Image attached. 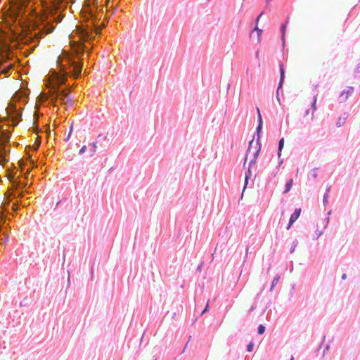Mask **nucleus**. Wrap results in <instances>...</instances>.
Wrapping results in <instances>:
<instances>
[{"label":"nucleus","instance_id":"7","mask_svg":"<svg viewBox=\"0 0 360 360\" xmlns=\"http://www.w3.org/2000/svg\"><path fill=\"white\" fill-rule=\"evenodd\" d=\"M352 91L353 87H347V89L343 90L340 95V102L342 103L346 101L352 94Z\"/></svg>","mask_w":360,"mask_h":360},{"label":"nucleus","instance_id":"8","mask_svg":"<svg viewBox=\"0 0 360 360\" xmlns=\"http://www.w3.org/2000/svg\"><path fill=\"white\" fill-rule=\"evenodd\" d=\"M301 214V208L295 209V212L291 214L288 226H287V229H290L292 224L299 218Z\"/></svg>","mask_w":360,"mask_h":360},{"label":"nucleus","instance_id":"1","mask_svg":"<svg viewBox=\"0 0 360 360\" xmlns=\"http://www.w3.org/2000/svg\"><path fill=\"white\" fill-rule=\"evenodd\" d=\"M261 146L258 142H254L252 140L249 143V147L247 151V154L245 158L243 166L245 167L247 161L249 160V165L248 167V172L245 174V186L246 187L248 181V179L251 176V167L255 165L257 158L259 153Z\"/></svg>","mask_w":360,"mask_h":360},{"label":"nucleus","instance_id":"12","mask_svg":"<svg viewBox=\"0 0 360 360\" xmlns=\"http://www.w3.org/2000/svg\"><path fill=\"white\" fill-rule=\"evenodd\" d=\"M349 13H345L343 14H342L340 17H339V22L342 25H344L347 21L349 19Z\"/></svg>","mask_w":360,"mask_h":360},{"label":"nucleus","instance_id":"34","mask_svg":"<svg viewBox=\"0 0 360 360\" xmlns=\"http://www.w3.org/2000/svg\"><path fill=\"white\" fill-rule=\"evenodd\" d=\"M290 360H294V357L292 356Z\"/></svg>","mask_w":360,"mask_h":360},{"label":"nucleus","instance_id":"25","mask_svg":"<svg viewBox=\"0 0 360 360\" xmlns=\"http://www.w3.org/2000/svg\"><path fill=\"white\" fill-rule=\"evenodd\" d=\"M86 150V146H82V148L79 150V153L80 155H81V154H83L84 153H85Z\"/></svg>","mask_w":360,"mask_h":360},{"label":"nucleus","instance_id":"23","mask_svg":"<svg viewBox=\"0 0 360 360\" xmlns=\"http://www.w3.org/2000/svg\"><path fill=\"white\" fill-rule=\"evenodd\" d=\"M279 278H280L279 276H276V277L274 278V281H273V282H272V284H271V290H273L274 286L276 284H277V283H278V281H279Z\"/></svg>","mask_w":360,"mask_h":360},{"label":"nucleus","instance_id":"30","mask_svg":"<svg viewBox=\"0 0 360 360\" xmlns=\"http://www.w3.org/2000/svg\"><path fill=\"white\" fill-rule=\"evenodd\" d=\"M262 15V13H261V14L257 17V22H258V21H259V18H260V17H261Z\"/></svg>","mask_w":360,"mask_h":360},{"label":"nucleus","instance_id":"6","mask_svg":"<svg viewBox=\"0 0 360 360\" xmlns=\"http://www.w3.org/2000/svg\"><path fill=\"white\" fill-rule=\"evenodd\" d=\"M30 1L31 0H18L15 5L16 14L20 15L25 12Z\"/></svg>","mask_w":360,"mask_h":360},{"label":"nucleus","instance_id":"19","mask_svg":"<svg viewBox=\"0 0 360 360\" xmlns=\"http://www.w3.org/2000/svg\"><path fill=\"white\" fill-rule=\"evenodd\" d=\"M265 330H266V327L260 324V325H259V326L257 328V333L259 335H262L263 333H264Z\"/></svg>","mask_w":360,"mask_h":360},{"label":"nucleus","instance_id":"27","mask_svg":"<svg viewBox=\"0 0 360 360\" xmlns=\"http://www.w3.org/2000/svg\"><path fill=\"white\" fill-rule=\"evenodd\" d=\"M92 146H93V153H95L96 150V148H97L96 143H94L92 144Z\"/></svg>","mask_w":360,"mask_h":360},{"label":"nucleus","instance_id":"2","mask_svg":"<svg viewBox=\"0 0 360 360\" xmlns=\"http://www.w3.org/2000/svg\"><path fill=\"white\" fill-rule=\"evenodd\" d=\"M49 93L54 105H56L58 101L67 105H72V99L68 96V93L64 90L60 91L58 86H53Z\"/></svg>","mask_w":360,"mask_h":360},{"label":"nucleus","instance_id":"22","mask_svg":"<svg viewBox=\"0 0 360 360\" xmlns=\"http://www.w3.org/2000/svg\"><path fill=\"white\" fill-rule=\"evenodd\" d=\"M253 349H254V343H253L252 342H250L247 345V348H246V349H247V351H248V352H252Z\"/></svg>","mask_w":360,"mask_h":360},{"label":"nucleus","instance_id":"11","mask_svg":"<svg viewBox=\"0 0 360 360\" xmlns=\"http://www.w3.org/2000/svg\"><path fill=\"white\" fill-rule=\"evenodd\" d=\"M46 25H44V27L39 30V32L38 34H35V35H37L38 37H42L43 35L51 33L53 30V27H51V28L46 29Z\"/></svg>","mask_w":360,"mask_h":360},{"label":"nucleus","instance_id":"26","mask_svg":"<svg viewBox=\"0 0 360 360\" xmlns=\"http://www.w3.org/2000/svg\"><path fill=\"white\" fill-rule=\"evenodd\" d=\"M330 348V345H327L326 346V347L324 348V350H323V355L326 354V352Z\"/></svg>","mask_w":360,"mask_h":360},{"label":"nucleus","instance_id":"3","mask_svg":"<svg viewBox=\"0 0 360 360\" xmlns=\"http://www.w3.org/2000/svg\"><path fill=\"white\" fill-rule=\"evenodd\" d=\"M60 66L61 71L64 73H66V66H68L70 69V72H72L75 77H77L82 71V66L77 62L68 57H65L62 60Z\"/></svg>","mask_w":360,"mask_h":360},{"label":"nucleus","instance_id":"20","mask_svg":"<svg viewBox=\"0 0 360 360\" xmlns=\"http://www.w3.org/2000/svg\"><path fill=\"white\" fill-rule=\"evenodd\" d=\"M56 79H57L58 84L64 83L65 82V75L63 74L61 76L57 75Z\"/></svg>","mask_w":360,"mask_h":360},{"label":"nucleus","instance_id":"29","mask_svg":"<svg viewBox=\"0 0 360 360\" xmlns=\"http://www.w3.org/2000/svg\"><path fill=\"white\" fill-rule=\"evenodd\" d=\"M208 310V303L207 304V306L205 307V308L203 309L202 311V314L206 312Z\"/></svg>","mask_w":360,"mask_h":360},{"label":"nucleus","instance_id":"35","mask_svg":"<svg viewBox=\"0 0 360 360\" xmlns=\"http://www.w3.org/2000/svg\"><path fill=\"white\" fill-rule=\"evenodd\" d=\"M277 99H278V102H280V98H278V96H277Z\"/></svg>","mask_w":360,"mask_h":360},{"label":"nucleus","instance_id":"15","mask_svg":"<svg viewBox=\"0 0 360 360\" xmlns=\"http://www.w3.org/2000/svg\"><path fill=\"white\" fill-rule=\"evenodd\" d=\"M12 65L8 64L6 66H2L1 72L3 74H8L10 71V70L12 68Z\"/></svg>","mask_w":360,"mask_h":360},{"label":"nucleus","instance_id":"21","mask_svg":"<svg viewBox=\"0 0 360 360\" xmlns=\"http://www.w3.org/2000/svg\"><path fill=\"white\" fill-rule=\"evenodd\" d=\"M285 31H286V24H283L281 26V32H282V39H283V41H284Z\"/></svg>","mask_w":360,"mask_h":360},{"label":"nucleus","instance_id":"4","mask_svg":"<svg viewBox=\"0 0 360 360\" xmlns=\"http://www.w3.org/2000/svg\"><path fill=\"white\" fill-rule=\"evenodd\" d=\"M60 0H58V2L53 1L51 6H49L47 2L45 1H41V4L44 8V13L38 17L39 22H40L41 24L44 23L48 18V15H53L56 13L57 5L60 3Z\"/></svg>","mask_w":360,"mask_h":360},{"label":"nucleus","instance_id":"36","mask_svg":"<svg viewBox=\"0 0 360 360\" xmlns=\"http://www.w3.org/2000/svg\"><path fill=\"white\" fill-rule=\"evenodd\" d=\"M326 200V195L324 196V201Z\"/></svg>","mask_w":360,"mask_h":360},{"label":"nucleus","instance_id":"33","mask_svg":"<svg viewBox=\"0 0 360 360\" xmlns=\"http://www.w3.org/2000/svg\"><path fill=\"white\" fill-rule=\"evenodd\" d=\"M295 250V247L291 249V252H293Z\"/></svg>","mask_w":360,"mask_h":360},{"label":"nucleus","instance_id":"17","mask_svg":"<svg viewBox=\"0 0 360 360\" xmlns=\"http://www.w3.org/2000/svg\"><path fill=\"white\" fill-rule=\"evenodd\" d=\"M293 183V179H290L285 185V191H284L285 193H288L292 188Z\"/></svg>","mask_w":360,"mask_h":360},{"label":"nucleus","instance_id":"18","mask_svg":"<svg viewBox=\"0 0 360 360\" xmlns=\"http://www.w3.org/2000/svg\"><path fill=\"white\" fill-rule=\"evenodd\" d=\"M283 146H284V139L282 138L279 141V143H278V157L281 156V150H282V149L283 148Z\"/></svg>","mask_w":360,"mask_h":360},{"label":"nucleus","instance_id":"5","mask_svg":"<svg viewBox=\"0 0 360 360\" xmlns=\"http://www.w3.org/2000/svg\"><path fill=\"white\" fill-rule=\"evenodd\" d=\"M316 101L317 98L316 96H314L313 101L311 105V107H309L308 109L306 110L304 118L307 120L312 121L314 118V113L316 110Z\"/></svg>","mask_w":360,"mask_h":360},{"label":"nucleus","instance_id":"14","mask_svg":"<svg viewBox=\"0 0 360 360\" xmlns=\"http://www.w3.org/2000/svg\"><path fill=\"white\" fill-rule=\"evenodd\" d=\"M326 229V225H323L321 229H317L313 235L314 239H318L323 233V230Z\"/></svg>","mask_w":360,"mask_h":360},{"label":"nucleus","instance_id":"24","mask_svg":"<svg viewBox=\"0 0 360 360\" xmlns=\"http://www.w3.org/2000/svg\"><path fill=\"white\" fill-rule=\"evenodd\" d=\"M255 30L257 31V37H258V39L259 40V38H260L261 34L262 32V30L259 29L257 26L255 27Z\"/></svg>","mask_w":360,"mask_h":360},{"label":"nucleus","instance_id":"10","mask_svg":"<svg viewBox=\"0 0 360 360\" xmlns=\"http://www.w3.org/2000/svg\"><path fill=\"white\" fill-rule=\"evenodd\" d=\"M6 162V149L4 146H0V167H2L4 164Z\"/></svg>","mask_w":360,"mask_h":360},{"label":"nucleus","instance_id":"31","mask_svg":"<svg viewBox=\"0 0 360 360\" xmlns=\"http://www.w3.org/2000/svg\"><path fill=\"white\" fill-rule=\"evenodd\" d=\"M345 278H346V274H344L342 276V279L345 280Z\"/></svg>","mask_w":360,"mask_h":360},{"label":"nucleus","instance_id":"28","mask_svg":"<svg viewBox=\"0 0 360 360\" xmlns=\"http://www.w3.org/2000/svg\"><path fill=\"white\" fill-rule=\"evenodd\" d=\"M72 131V126L70 127V131H69L68 135L67 136V140H68L70 139V136Z\"/></svg>","mask_w":360,"mask_h":360},{"label":"nucleus","instance_id":"13","mask_svg":"<svg viewBox=\"0 0 360 360\" xmlns=\"http://www.w3.org/2000/svg\"><path fill=\"white\" fill-rule=\"evenodd\" d=\"M347 118V115L345 113L344 115H342V116H340L339 117L338 122H336V126L338 127H340L343 126L344 124L345 123Z\"/></svg>","mask_w":360,"mask_h":360},{"label":"nucleus","instance_id":"16","mask_svg":"<svg viewBox=\"0 0 360 360\" xmlns=\"http://www.w3.org/2000/svg\"><path fill=\"white\" fill-rule=\"evenodd\" d=\"M257 113H258V121H259V125L257 127V132H259L262 128V116L260 114V111L258 108H257Z\"/></svg>","mask_w":360,"mask_h":360},{"label":"nucleus","instance_id":"9","mask_svg":"<svg viewBox=\"0 0 360 360\" xmlns=\"http://www.w3.org/2000/svg\"><path fill=\"white\" fill-rule=\"evenodd\" d=\"M280 72H281V77H280V82L279 85L277 89V94H278L279 89L282 87L283 84V80L285 77V70H284V65L283 64L280 65Z\"/></svg>","mask_w":360,"mask_h":360},{"label":"nucleus","instance_id":"32","mask_svg":"<svg viewBox=\"0 0 360 360\" xmlns=\"http://www.w3.org/2000/svg\"><path fill=\"white\" fill-rule=\"evenodd\" d=\"M256 57H257V58L259 57V51H257V53H256Z\"/></svg>","mask_w":360,"mask_h":360}]
</instances>
